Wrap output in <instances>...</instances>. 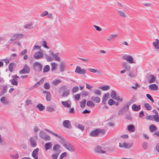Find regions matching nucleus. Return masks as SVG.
Instances as JSON below:
<instances>
[{
    "label": "nucleus",
    "mask_w": 159,
    "mask_h": 159,
    "mask_svg": "<svg viewBox=\"0 0 159 159\" xmlns=\"http://www.w3.org/2000/svg\"><path fill=\"white\" fill-rule=\"evenodd\" d=\"M46 131L51 134L54 135L61 140L60 143L67 150L70 152H74L75 151L74 147L70 143L66 142L63 138L60 135L56 134L54 132L48 129Z\"/></svg>",
    "instance_id": "1"
},
{
    "label": "nucleus",
    "mask_w": 159,
    "mask_h": 159,
    "mask_svg": "<svg viewBox=\"0 0 159 159\" xmlns=\"http://www.w3.org/2000/svg\"><path fill=\"white\" fill-rule=\"evenodd\" d=\"M23 37L22 34H16L11 37L10 39L7 42L8 45H10L15 41L22 39Z\"/></svg>",
    "instance_id": "2"
},
{
    "label": "nucleus",
    "mask_w": 159,
    "mask_h": 159,
    "mask_svg": "<svg viewBox=\"0 0 159 159\" xmlns=\"http://www.w3.org/2000/svg\"><path fill=\"white\" fill-rule=\"evenodd\" d=\"M105 133V131L104 129H97L91 131L89 133V135L92 137H96L98 136L99 134H103Z\"/></svg>",
    "instance_id": "3"
},
{
    "label": "nucleus",
    "mask_w": 159,
    "mask_h": 159,
    "mask_svg": "<svg viewBox=\"0 0 159 159\" xmlns=\"http://www.w3.org/2000/svg\"><path fill=\"white\" fill-rule=\"evenodd\" d=\"M109 150L107 147H102L100 146H98L95 148V152L98 153H105Z\"/></svg>",
    "instance_id": "4"
},
{
    "label": "nucleus",
    "mask_w": 159,
    "mask_h": 159,
    "mask_svg": "<svg viewBox=\"0 0 159 159\" xmlns=\"http://www.w3.org/2000/svg\"><path fill=\"white\" fill-rule=\"evenodd\" d=\"M122 58L124 60H125L130 64H135V62L134 61L133 57L130 55H125Z\"/></svg>",
    "instance_id": "5"
},
{
    "label": "nucleus",
    "mask_w": 159,
    "mask_h": 159,
    "mask_svg": "<svg viewBox=\"0 0 159 159\" xmlns=\"http://www.w3.org/2000/svg\"><path fill=\"white\" fill-rule=\"evenodd\" d=\"M130 105V104H127L125 105L122 108L119 110L118 112V115H122L125 113L129 110Z\"/></svg>",
    "instance_id": "6"
},
{
    "label": "nucleus",
    "mask_w": 159,
    "mask_h": 159,
    "mask_svg": "<svg viewBox=\"0 0 159 159\" xmlns=\"http://www.w3.org/2000/svg\"><path fill=\"white\" fill-rule=\"evenodd\" d=\"M34 69L36 71H40L42 70V65L38 62H36L33 65Z\"/></svg>",
    "instance_id": "7"
},
{
    "label": "nucleus",
    "mask_w": 159,
    "mask_h": 159,
    "mask_svg": "<svg viewBox=\"0 0 159 159\" xmlns=\"http://www.w3.org/2000/svg\"><path fill=\"white\" fill-rule=\"evenodd\" d=\"M30 71V67L27 64H25L23 68L20 71L19 73L20 74H28Z\"/></svg>",
    "instance_id": "8"
},
{
    "label": "nucleus",
    "mask_w": 159,
    "mask_h": 159,
    "mask_svg": "<svg viewBox=\"0 0 159 159\" xmlns=\"http://www.w3.org/2000/svg\"><path fill=\"white\" fill-rule=\"evenodd\" d=\"M12 79L10 80V82L12 85L17 86L18 84V79L19 77L17 75H15L12 76Z\"/></svg>",
    "instance_id": "9"
},
{
    "label": "nucleus",
    "mask_w": 159,
    "mask_h": 159,
    "mask_svg": "<svg viewBox=\"0 0 159 159\" xmlns=\"http://www.w3.org/2000/svg\"><path fill=\"white\" fill-rule=\"evenodd\" d=\"M75 72L79 74L84 75L86 73V70L85 69H81L80 67L77 66L76 68Z\"/></svg>",
    "instance_id": "10"
},
{
    "label": "nucleus",
    "mask_w": 159,
    "mask_h": 159,
    "mask_svg": "<svg viewBox=\"0 0 159 159\" xmlns=\"http://www.w3.org/2000/svg\"><path fill=\"white\" fill-rule=\"evenodd\" d=\"M37 138L36 137H31L30 139L31 146L33 147H34L37 145L36 140Z\"/></svg>",
    "instance_id": "11"
},
{
    "label": "nucleus",
    "mask_w": 159,
    "mask_h": 159,
    "mask_svg": "<svg viewBox=\"0 0 159 159\" xmlns=\"http://www.w3.org/2000/svg\"><path fill=\"white\" fill-rule=\"evenodd\" d=\"M43 57V54L42 52H36L34 55V57L36 59L42 58Z\"/></svg>",
    "instance_id": "12"
},
{
    "label": "nucleus",
    "mask_w": 159,
    "mask_h": 159,
    "mask_svg": "<svg viewBox=\"0 0 159 159\" xmlns=\"http://www.w3.org/2000/svg\"><path fill=\"white\" fill-rule=\"evenodd\" d=\"M122 67L125 69V70L129 71L130 70L131 66L129 63L127 62L124 61L121 63Z\"/></svg>",
    "instance_id": "13"
},
{
    "label": "nucleus",
    "mask_w": 159,
    "mask_h": 159,
    "mask_svg": "<svg viewBox=\"0 0 159 159\" xmlns=\"http://www.w3.org/2000/svg\"><path fill=\"white\" fill-rule=\"evenodd\" d=\"M117 13L118 16L120 17L123 18H126L127 17V15L125 11L124 10H118Z\"/></svg>",
    "instance_id": "14"
},
{
    "label": "nucleus",
    "mask_w": 159,
    "mask_h": 159,
    "mask_svg": "<svg viewBox=\"0 0 159 159\" xmlns=\"http://www.w3.org/2000/svg\"><path fill=\"white\" fill-rule=\"evenodd\" d=\"M63 125L65 127L68 129H70L72 128L70 122L69 120H66L63 121Z\"/></svg>",
    "instance_id": "15"
},
{
    "label": "nucleus",
    "mask_w": 159,
    "mask_h": 159,
    "mask_svg": "<svg viewBox=\"0 0 159 159\" xmlns=\"http://www.w3.org/2000/svg\"><path fill=\"white\" fill-rule=\"evenodd\" d=\"M39 150L38 148H36L32 152V156L35 159H39L38 157V153Z\"/></svg>",
    "instance_id": "16"
},
{
    "label": "nucleus",
    "mask_w": 159,
    "mask_h": 159,
    "mask_svg": "<svg viewBox=\"0 0 159 159\" xmlns=\"http://www.w3.org/2000/svg\"><path fill=\"white\" fill-rule=\"evenodd\" d=\"M56 108L55 105L53 107L48 106L46 107V111L50 112H52L55 111V109Z\"/></svg>",
    "instance_id": "17"
},
{
    "label": "nucleus",
    "mask_w": 159,
    "mask_h": 159,
    "mask_svg": "<svg viewBox=\"0 0 159 159\" xmlns=\"http://www.w3.org/2000/svg\"><path fill=\"white\" fill-rule=\"evenodd\" d=\"M65 63L63 62H61L60 64L59 69L60 71L61 72H63L65 70Z\"/></svg>",
    "instance_id": "18"
},
{
    "label": "nucleus",
    "mask_w": 159,
    "mask_h": 159,
    "mask_svg": "<svg viewBox=\"0 0 159 159\" xmlns=\"http://www.w3.org/2000/svg\"><path fill=\"white\" fill-rule=\"evenodd\" d=\"M0 101L4 105L8 104L9 103V101L6 99L5 97H2L1 98Z\"/></svg>",
    "instance_id": "19"
},
{
    "label": "nucleus",
    "mask_w": 159,
    "mask_h": 159,
    "mask_svg": "<svg viewBox=\"0 0 159 159\" xmlns=\"http://www.w3.org/2000/svg\"><path fill=\"white\" fill-rule=\"evenodd\" d=\"M132 108L134 111H138L141 109L140 105L137 106L135 104H134L132 106Z\"/></svg>",
    "instance_id": "20"
},
{
    "label": "nucleus",
    "mask_w": 159,
    "mask_h": 159,
    "mask_svg": "<svg viewBox=\"0 0 159 159\" xmlns=\"http://www.w3.org/2000/svg\"><path fill=\"white\" fill-rule=\"evenodd\" d=\"M149 88L152 90H157L158 89V86L156 84H153L150 85Z\"/></svg>",
    "instance_id": "21"
},
{
    "label": "nucleus",
    "mask_w": 159,
    "mask_h": 159,
    "mask_svg": "<svg viewBox=\"0 0 159 159\" xmlns=\"http://www.w3.org/2000/svg\"><path fill=\"white\" fill-rule=\"evenodd\" d=\"M135 128L134 126L132 125H130L127 126L128 130L131 132H134Z\"/></svg>",
    "instance_id": "22"
},
{
    "label": "nucleus",
    "mask_w": 159,
    "mask_h": 159,
    "mask_svg": "<svg viewBox=\"0 0 159 159\" xmlns=\"http://www.w3.org/2000/svg\"><path fill=\"white\" fill-rule=\"evenodd\" d=\"M16 64L14 62L11 63L9 65V69L10 71L12 72L14 70V68L16 67Z\"/></svg>",
    "instance_id": "23"
},
{
    "label": "nucleus",
    "mask_w": 159,
    "mask_h": 159,
    "mask_svg": "<svg viewBox=\"0 0 159 159\" xmlns=\"http://www.w3.org/2000/svg\"><path fill=\"white\" fill-rule=\"evenodd\" d=\"M91 99L92 101L95 102L97 103H99L100 101V98L98 97L92 96L91 98Z\"/></svg>",
    "instance_id": "24"
},
{
    "label": "nucleus",
    "mask_w": 159,
    "mask_h": 159,
    "mask_svg": "<svg viewBox=\"0 0 159 159\" xmlns=\"http://www.w3.org/2000/svg\"><path fill=\"white\" fill-rule=\"evenodd\" d=\"M118 35L116 34H111L110 36L108 37L107 39V40L108 41H111L113 39L116 38L117 37Z\"/></svg>",
    "instance_id": "25"
},
{
    "label": "nucleus",
    "mask_w": 159,
    "mask_h": 159,
    "mask_svg": "<svg viewBox=\"0 0 159 159\" xmlns=\"http://www.w3.org/2000/svg\"><path fill=\"white\" fill-rule=\"evenodd\" d=\"M150 131L151 133L154 132L157 130V127L153 125H151L149 127Z\"/></svg>",
    "instance_id": "26"
},
{
    "label": "nucleus",
    "mask_w": 159,
    "mask_h": 159,
    "mask_svg": "<svg viewBox=\"0 0 159 159\" xmlns=\"http://www.w3.org/2000/svg\"><path fill=\"white\" fill-rule=\"evenodd\" d=\"M61 152V150H59V151L55 152V153L52 154L51 156L52 157L53 159H57L58 157Z\"/></svg>",
    "instance_id": "27"
},
{
    "label": "nucleus",
    "mask_w": 159,
    "mask_h": 159,
    "mask_svg": "<svg viewBox=\"0 0 159 159\" xmlns=\"http://www.w3.org/2000/svg\"><path fill=\"white\" fill-rule=\"evenodd\" d=\"M52 144L50 142H48L46 143L44 145V146L45 147L46 150L50 149L52 148Z\"/></svg>",
    "instance_id": "28"
},
{
    "label": "nucleus",
    "mask_w": 159,
    "mask_h": 159,
    "mask_svg": "<svg viewBox=\"0 0 159 159\" xmlns=\"http://www.w3.org/2000/svg\"><path fill=\"white\" fill-rule=\"evenodd\" d=\"M70 94V90L67 89L61 95L62 97H67Z\"/></svg>",
    "instance_id": "29"
},
{
    "label": "nucleus",
    "mask_w": 159,
    "mask_h": 159,
    "mask_svg": "<svg viewBox=\"0 0 159 159\" xmlns=\"http://www.w3.org/2000/svg\"><path fill=\"white\" fill-rule=\"evenodd\" d=\"M151 77V79L148 82L150 83H152L154 82L156 80V77L154 75L151 74L149 76Z\"/></svg>",
    "instance_id": "30"
},
{
    "label": "nucleus",
    "mask_w": 159,
    "mask_h": 159,
    "mask_svg": "<svg viewBox=\"0 0 159 159\" xmlns=\"http://www.w3.org/2000/svg\"><path fill=\"white\" fill-rule=\"evenodd\" d=\"M159 40L158 39H156L155 41L153 42V44L155 48L158 49L159 48Z\"/></svg>",
    "instance_id": "31"
},
{
    "label": "nucleus",
    "mask_w": 159,
    "mask_h": 159,
    "mask_svg": "<svg viewBox=\"0 0 159 159\" xmlns=\"http://www.w3.org/2000/svg\"><path fill=\"white\" fill-rule=\"evenodd\" d=\"M36 107L38 108L40 111H42L45 109V107L43 106L42 104L41 103L38 104L36 106Z\"/></svg>",
    "instance_id": "32"
},
{
    "label": "nucleus",
    "mask_w": 159,
    "mask_h": 159,
    "mask_svg": "<svg viewBox=\"0 0 159 159\" xmlns=\"http://www.w3.org/2000/svg\"><path fill=\"white\" fill-rule=\"evenodd\" d=\"M67 89V86L66 85H63L59 89L58 92L61 93L62 92L65 91Z\"/></svg>",
    "instance_id": "33"
},
{
    "label": "nucleus",
    "mask_w": 159,
    "mask_h": 159,
    "mask_svg": "<svg viewBox=\"0 0 159 159\" xmlns=\"http://www.w3.org/2000/svg\"><path fill=\"white\" fill-rule=\"evenodd\" d=\"M54 60L56 61H61L60 58L59 57V53H56L55 54L53 57Z\"/></svg>",
    "instance_id": "34"
},
{
    "label": "nucleus",
    "mask_w": 159,
    "mask_h": 159,
    "mask_svg": "<svg viewBox=\"0 0 159 159\" xmlns=\"http://www.w3.org/2000/svg\"><path fill=\"white\" fill-rule=\"evenodd\" d=\"M61 148V146L60 145L55 144L53 148V151L56 152L57 151H59V149H60Z\"/></svg>",
    "instance_id": "35"
},
{
    "label": "nucleus",
    "mask_w": 159,
    "mask_h": 159,
    "mask_svg": "<svg viewBox=\"0 0 159 159\" xmlns=\"http://www.w3.org/2000/svg\"><path fill=\"white\" fill-rule=\"evenodd\" d=\"M44 80V78H42L41 80H40V81L38 82H37L36 84H35V85H34V88H36L38 87V86L41 85L42 83L43 82Z\"/></svg>",
    "instance_id": "36"
},
{
    "label": "nucleus",
    "mask_w": 159,
    "mask_h": 159,
    "mask_svg": "<svg viewBox=\"0 0 159 159\" xmlns=\"http://www.w3.org/2000/svg\"><path fill=\"white\" fill-rule=\"evenodd\" d=\"M86 100L85 99L81 101L80 102V107L82 108L85 107Z\"/></svg>",
    "instance_id": "37"
},
{
    "label": "nucleus",
    "mask_w": 159,
    "mask_h": 159,
    "mask_svg": "<svg viewBox=\"0 0 159 159\" xmlns=\"http://www.w3.org/2000/svg\"><path fill=\"white\" fill-rule=\"evenodd\" d=\"M87 105L90 107H93L95 106V104L92 101H89L87 102Z\"/></svg>",
    "instance_id": "38"
},
{
    "label": "nucleus",
    "mask_w": 159,
    "mask_h": 159,
    "mask_svg": "<svg viewBox=\"0 0 159 159\" xmlns=\"http://www.w3.org/2000/svg\"><path fill=\"white\" fill-rule=\"evenodd\" d=\"M144 107L147 110L150 111L152 109V107L148 103H145L144 104Z\"/></svg>",
    "instance_id": "39"
},
{
    "label": "nucleus",
    "mask_w": 159,
    "mask_h": 159,
    "mask_svg": "<svg viewBox=\"0 0 159 159\" xmlns=\"http://www.w3.org/2000/svg\"><path fill=\"white\" fill-rule=\"evenodd\" d=\"M61 103L62 105L65 107H70V105L68 103V101H62Z\"/></svg>",
    "instance_id": "40"
},
{
    "label": "nucleus",
    "mask_w": 159,
    "mask_h": 159,
    "mask_svg": "<svg viewBox=\"0 0 159 159\" xmlns=\"http://www.w3.org/2000/svg\"><path fill=\"white\" fill-rule=\"evenodd\" d=\"M99 88L103 91H106L109 90L110 88V87L108 85H105L104 86L100 87Z\"/></svg>",
    "instance_id": "41"
},
{
    "label": "nucleus",
    "mask_w": 159,
    "mask_h": 159,
    "mask_svg": "<svg viewBox=\"0 0 159 159\" xmlns=\"http://www.w3.org/2000/svg\"><path fill=\"white\" fill-rule=\"evenodd\" d=\"M50 70V66L48 65L45 66L43 69V72H47Z\"/></svg>",
    "instance_id": "42"
},
{
    "label": "nucleus",
    "mask_w": 159,
    "mask_h": 159,
    "mask_svg": "<svg viewBox=\"0 0 159 159\" xmlns=\"http://www.w3.org/2000/svg\"><path fill=\"white\" fill-rule=\"evenodd\" d=\"M44 55L45 58L48 61H51L53 59L50 56L48 55L47 54H45Z\"/></svg>",
    "instance_id": "43"
},
{
    "label": "nucleus",
    "mask_w": 159,
    "mask_h": 159,
    "mask_svg": "<svg viewBox=\"0 0 159 159\" xmlns=\"http://www.w3.org/2000/svg\"><path fill=\"white\" fill-rule=\"evenodd\" d=\"M89 70L90 72L93 73H95L96 72H97L99 73H101V71L100 70H96L92 69V68H89L88 69Z\"/></svg>",
    "instance_id": "44"
},
{
    "label": "nucleus",
    "mask_w": 159,
    "mask_h": 159,
    "mask_svg": "<svg viewBox=\"0 0 159 159\" xmlns=\"http://www.w3.org/2000/svg\"><path fill=\"white\" fill-rule=\"evenodd\" d=\"M32 25L33 24L32 23L31 24H28L25 25L24 26V27L26 29H31L33 28Z\"/></svg>",
    "instance_id": "45"
},
{
    "label": "nucleus",
    "mask_w": 159,
    "mask_h": 159,
    "mask_svg": "<svg viewBox=\"0 0 159 159\" xmlns=\"http://www.w3.org/2000/svg\"><path fill=\"white\" fill-rule=\"evenodd\" d=\"M46 99L48 101H50L51 100V95L50 92L46 94Z\"/></svg>",
    "instance_id": "46"
},
{
    "label": "nucleus",
    "mask_w": 159,
    "mask_h": 159,
    "mask_svg": "<svg viewBox=\"0 0 159 159\" xmlns=\"http://www.w3.org/2000/svg\"><path fill=\"white\" fill-rule=\"evenodd\" d=\"M153 119L157 122H159V116L158 115H153Z\"/></svg>",
    "instance_id": "47"
},
{
    "label": "nucleus",
    "mask_w": 159,
    "mask_h": 159,
    "mask_svg": "<svg viewBox=\"0 0 159 159\" xmlns=\"http://www.w3.org/2000/svg\"><path fill=\"white\" fill-rule=\"evenodd\" d=\"M61 82V80H56L53 81L52 82V84L55 86H57Z\"/></svg>",
    "instance_id": "48"
},
{
    "label": "nucleus",
    "mask_w": 159,
    "mask_h": 159,
    "mask_svg": "<svg viewBox=\"0 0 159 159\" xmlns=\"http://www.w3.org/2000/svg\"><path fill=\"white\" fill-rule=\"evenodd\" d=\"M7 86H3L2 88V91L1 92V95L4 94L7 91Z\"/></svg>",
    "instance_id": "49"
},
{
    "label": "nucleus",
    "mask_w": 159,
    "mask_h": 159,
    "mask_svg": "<svg viewBox=\"0 0 159 159\" xmlns=\"http://www.w3.org/2000/svg\"><path fill=\"white\" fill-rule=\"evenodd\" d=\"M108 103L109 105L111 106L116 104V101L111 99L109 100Z\"/></svg>",
    "instance_id": "50"
},
{
    "label": "nucleus",
    "mask_w": 159,
    "mask_h": 159,
    "mask_svg": "<svg viewBox=\"0 0 159 159\" xmlns=\"http://www.w3.org/2000/svg\"><path fill=\"white\" fill-rule=\"evenodd\" d=\"M117 95L115 91L114 90H112L111 93V96L113 99H114Z\"/></svg>",
    "instance_id": "51"
},
{
    "label": "nucleus",
    "mask_w": 159,
    "mask_h": 159,
    "mask_svg": "<svg viewBox=\"0 0 159 159\" xmlns=\"http://www.w3.org/2000/svg\"><path fill=\"white\" fill-rule=\"evenodd\" d=\"M80 95L83 97H85L88 95L89 93L87 91H83L80 93Z\"/></svg>",
    "instance_id": "52"
},
{
    "label": "nucleus",
    "mask_w": 159,
    "mask_h": 159,
    "mask_svg": "<svg viewBox=\"0 0 159 159\" xmlns=\"http://www.w3.org/2000/svg\"><path fill=\"white\" fill-rule=\"evenodd\" d=\"M42 45L45 48L47 49L49 48V47L47 46V42L45 41L42 42Z\"/></svg>",
    "instance_id": "53"
},
{
    "label": "nucleus",
    "mask_w": 159,
    "mask_h": 159,
    "mask_svg": "<svg viewBox=\"0 0 159 159\" xmlns=\"http://www.w3.org/2000/svg\"><path fill=\"white\" fill-rule=\"evenodd\" d=\"M123 147L126 148H130L132 146L131 144L124 143H123Z\"/></svg>",
    "instance_id": "54"
},
{
    "label": "nucleus",
    "mask_w": 159,
    "mask_h": 159,
    "mask_svg": "<svg viewBox=\"0 0 159 159\" xmlns=\"http://www.w3.org/2000/svg\"><path fill=\"white\" fill-rule=\"evenodd\" d=\"M93 92L95 94L98 95H100L101 94V91L98 89L94 90Z\"/></svg>",
    "instance_id": "55"
},
{
    "label": "nucleus",
    "mask_w": 159,
    "mask_h": 159,
    "mask_svg": "<svg viewBox=\"0 0 159 159\" xmlns=\"http://www.w3.org/2000/svg\"><path fill=\"white\" fill-rule=\"evenodd\" d=\"M147 97L149 99L151 102L152 103H153L154 102L153 99L152 98V97L148 94H147L146 95Z\"/></svg>",
    "instance_id": "56"
},
{
    "label": "nucleus",
    "mask_w": 159,
    "mask_h": 159,
    "mask_svg": "<svg viewBox=\"0 0 159 159\" xmlns=\"http://www.w3.org/2000/svg\"><path fill=\"white\" fill-rule=\"evenodd\" d=\"M27 52V50L26 49H24L23 51H22L20 53V56H23L26 54Z\"/></svg>",
    "instance_id": "57"
},
{
    "label": "nucleus",
    "mask_w": 159,
    "mask_h": 159,
    "mask_svg": "<svg viewBox=\"0 0 159 159\" xmlns=\"http://www.w3.org/2000/svg\"><path fill=\"white\" fill-rule=\"evenodd\" d=\"M32 101L31 100L27 99L25 101V104L26 106H28L30 104H32Z\"/></svg>",
    "instance_id": "58"
},
{
    "label": "nucleus",
    "mask_w": 159,
    "mask_h": 159,
    "mask_svg": "<svg viewBox=\"0 0 159 159\" xmlns=\"http://www.w3.org/2000/svg\"><path fill=\"white\" fill-rule=\"evenodd\" d=\"M148 144L146 142H144L142 144V147L144 149H146L148 147Z\"/></svg>",
    "instance_id": "59"
},
{
    "label": "nucleus",
    "mask_w": 159,
    "mask_h": 159,
    "mask_svg": "<svg viewBox=\"0 0 159 159\" xmlns=\"http://www.w3.org/2000/svg\"><path fill=\"white\" fill-rule=\"evenodd\" d=\"M77 127L82 131L84 130V126L81 124H79L78 126H77Z\"/></svg>",
    "instance_id": "60"
},
{
    "label": "nucleus",
    "mask_w": 159,
    "mask_h": 159,
    "mask_svg": "<svg viewBox=\"0 0 159 159\" xmlns=\"http://www.w3.org/2000/svg\"><path fill=\"white\" fill-rule=\"evenodd\" d=\"M67 153L66 152H64L62 153L60 155L59 159H62L64 157H65L67 155Z\"/></svg>",
    "instance_id": "61"
},
{
    "label": "nucleus",
    "mask_w": 159,
    "mask_h": 159,
    "mask_svg": "<svg viewBox=\"0 0 159 159\" xmlns=\"http://www.w3.org/2000/svg\"><path fill=\"white\" fill-rule=\"evenodd\" d=\"M125 118L127 120H131L132 119V117L130 114H127L125 116Z\"/></svg>",
    "instance_id": "62"
},
{
    "label": "nucleus",
    "mask_w": 159,
    "mask_h": 159,
    "mask_svg": "<svg viewBox=\"0 0 159 159\" xmlns=\"http://www.w3.org/2000/svg\"><path fill=\"white\" fill-rule=\"evenodd\" d=\"M79 90V88L78 86H75L73 87L72 89V92L73 93H75L77 92Z\"/></svg>",
    "instance_id": "63"
},
{
    "label": "nucleus",
    "mask_w": 159,
    "mask_h": 159,
    "mask_svg": "<svg viewBox=\"0 0 159 159\" xmlns=\"http://www.w3.org/2000/svg\"><path fill=\"white\" fill-rule=\"evenodd\" d=\"M48 14V11H44L43 12L40 14V16L41 17H44L45 16L47 15Z\"/></svg>",
    "instance_id": "64"
}]
</instances>
